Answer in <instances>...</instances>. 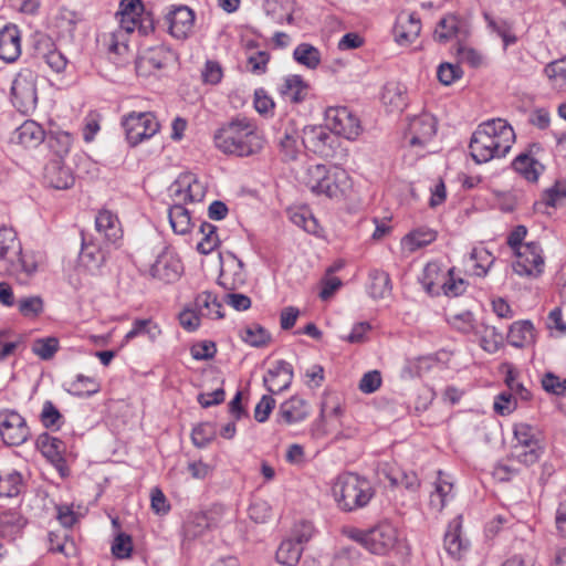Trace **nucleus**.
Listing matches in <instances>:
<instances>
[{"mask_svg": "<svg viewBox=\"0 0 566 566\" xmlns=\"http://www.w3.org/2000/svg\"><path fill=\"white\" fill-rule=\"evenodd\" d=\"M35 56L45 62V64L55 73H61L65 70L67 60L60 52L53 41L48 35H40L34 45Z\"/></svg>", "mask_w": 566, "mask_h": 566, "instance_id": "obj_18", "label": "nucleus"}, {"mask_svg": "<svg viewBox=\"0 0 566 566\" xmlns=\"http://www.w3.org/2000/svg\"><path fill=\"white\" fill-rule=\"evenodd\" d=\"M190 353L196 360H208L214 357L217 347L211 340H202L193 344L190 348Z\"/></svg>", "mask_w": 566, "mask_h": 566, "instance_id": "obj_60", "label": "nucleus"}, {"mask_svg": "<svg viewBox=\"0 0 566 566\" xmlns=\"http://www.w3.org/2000/svg\"><path fill=\"white\" fill-rule=\"evenodd\" d=\"M80 262L92 272L98 270L105 262V254L102 249L93 242H86L84 235H82Z\"/></svg>", "mask_w": 566, "mask_h": 566, "instance_id": "obj_32", "label": "nucleus"}, {"mask_svg": "<svg viewBox=\"0 0 566 566\" xmlns=\"http://www.w3.org/2000/svg\"><path fill=\"white\" fill-rule=\"evenodd\" d=\"M126 38L127 32L122 28L111 33L106 40L108 59L116 65H124L127 62L129 46Z\"/></svg>", "mask_w": 566, "mask_h": 566, "instance_id": "obj_24", "label": "nucleus"}, {"mask_svg": "<svg viewBox=\"0 0 566 566\" xmlns=\"http://www.w3.org/2000/svg\"><path fill=\"white\" fill-rule=\"evenodd\" d=\"M18 310L24 317H36L44 310V302L41 296L32 295L18 300Z\"/></svg>", "mask_w": 566, "mask_h": 566, "instance_id": "obj_47", "label": "nucleus"}, {"mask_svg": "<svg viewBox=\"0 0 566 566\" xmlns=\"http://www.w3.org/2000/svg\"><path fill=\"white\" fill-rule=\"evenodd\" d=\"M516 408V399L510 391L501 392L494 401V410L502 415H509Z\"/></svg>", "mask_w": 566, "mask_h": 566, "instance_id": "obj_64", "label": "nucleus"}, {"mask_svg": "<svg viewBox=\"0 0 566 566\" xmlns=\"http://www.w3.org/2000/svg\"><path fill=\"white\" fill-rule=\"evenodd\" d=\"M387 478L392 486H403L411 493H416L420 488V480L413 471L391 468L387 473Z\"/></svg>", "mask_w": 566, "mask_h": 566, "instance_id": "obj_36", "label": "nucleus"}, {"mask_svg": "<svg viewBox=\"0 0 566 566\" xmlns=\"http://www.w3.org/2000/svg\"><path fill=\"white\" fill-rule=\"evenodd\" d=\"M122 126L130 147L151 138L160 129V124L151 112H130L123 116Z\"/></svg>", "mask_w": 566, "mask_h": 566, "instance_id": "obj_8", "label": "nucleus"}, {"mask_svg": "<svg viewBox=\"0 0 566 566\" xmlns=\"http://www.w3.org/2000/svg\"><path fill=\"white\" fill-rule=\"evenodd\" d=\"M459 31V21L454 15H447L442 18L436 29H434V39L441 43H446L449 40L453 39Z\"/></svg>", "mask_w": 566, "mask_h": 566, "instance_id": "obj_44", "label": "nucleus"}, {"mask_svg": "<svg viewBox=\"0 0 566 566\" xmlns=\"http://www.w3.org/2000/svg\"><path fill=\"white\" fill-rule=\"evenodd\" d=\"M59 339L55 337L38 338L32 344V352L43 360L51 359L59 350Z\"/></svg>", "mask_w": 566, "mask_h": 566, "instance_id": "obj_48", "label": "nucleus"}, {"mask_svg": "<svg viewBox=\"0 0 566 566\" xmlns=\"http://www.w3.org/2000/svg\"><path fill=\"white\" fill-rule=\"evenodd\" d=\"M216 147L227 155L249 157L264 147V138L247 117H235L221 125L213 136Z\"/></svg>", "mask_w": 566, "mask_h": 566, "instance_id": "obj_2", "label": "nucleus"}, {"mask_svg": "<svg viewBox=\"0 0 566 566\" xmlns=\"http://www.w3.org/2000/svg\"><path fill=\"white\" fill-rule=\"evenodd\" d=\"M168 218L172 230L178 234L188 233L192 227L190 212L184 207L181 201H176L170 207Z\"/></svg>", "mask_w": 566, "mask_h": 566, "instance_id": "obj_34", "label": "nucleus"}, {"mask_svg": "<svg viewBox=\"0 0 566 566\" xmlns=\"http://www.w3.org/2000/svg\"><path fill=\"white\" fill-rule=\"evenodd\" d=\"M293 367L290 363L281 359L275 366L268 370L263 378L266 389L272 392H281L286 390L293 380Z\"/></svg>", "mask_w": 566, "mask_h": 566, "instance_id": "obj_20", "label": "nucleus"}, {"mask_svg": "<svg viewBox=\"0 0 566 566\" xmlns=\"http://www.w3.org/2000/svg\"><path fill=\"white\" fill-rule=\"evenodd\" d=\"M514 254L516 261L513 263V270L516 274L537 277L543 273L544 258L539 243H525L523 248L514 251Z\"/></svg>", "mask_w": 566, "mask_h": 566, "instance_id": "obj_11", "label": "nucleus"}, {"mask_svg": "<svg viewBox=\"0 0 566 566\" xmlns=\"http://www.w3.org/2000/svg\"><path fill=\"white\" fill-rule=\"evenodd\" d=\"M27 525V520L17 511H8L0 514V536L14 539Z\"/></svg>", "mask_w": 566, "mask_h": 566, "instance_id": "obj_31", "label": "nucleus"}, {"mask_svg": "<svg viewBox=\"0 0 566 566\" xmlns=\"http://www.w3.org/2000/svg\"><path fill=\"white\" fill-rule=\"evenodd\" d=\"M216 427L211 422L197 424L191 432V440L198 448L207 447L216 438Z\"/></svg>", "mask_w": 566, "mask_h": 566, "instance_id": "obj_45", "label": "nucleus"}, {"mask_svg": "<svg viewBox=\"0 0 566 566\" xmlns=\"http://www.w3.org/2000/svg\"><path fill=\"white\" fill-rule=\"evenodd\" d=\"M303 182L313 193L337 200L343 199L352 188V180L344 169H329L325 165L307 167Z\"/></svg>", "mask_w": 566, "mask_h": 566, "instance_id": "obj_4", "label": "nucleus"}, {"mask_svg": "<svg viewBox=\"0 0 566 566\" xmlns=\"http://www.w3.org/2000/svg\"><path fill=\"white\" fill-rule=\"evenodd\" d=\"M453 484L443 478V472L438 471V478L434 482V490L430 494L429 505L432 510L441 512L449 497H451V491Z\"/></svg>", "mask_w": 566, "mask_h": 566, "instance_id": "obj_33", "label": "nucleus"}, {"mask_svg": "<svg viewBox=\"0 0 566 566\" xmlns=\"http://www.w3.org/2000/svg\"><path fill=\"white\" fill-rule=\"evenodd\" d=\"M182 264L174 252L165 249L157 255L156 261L151 264L149 273L151 277L164 283H172L180 276Z\"/></svg>", "mask_w": 566, "mask_h": 566, "instance_id": "obj_14", "label": "nucleus"}, {"mask_svg": "<svg viewBox=\"0 0 566 566\" xmlns=\"http://www.w3.org/2000/svg\"><path fill=\"white\" fill-rule=\"evenodd\" d=\"M280 93L292 103L298 104L306 98L308 84L301 75L292 74L284 78V82L280 87Z\"/></svg>", "mask_w": 566, "mask_h": 566, "instance_id": "obj_26", "label": "nucleus"}, {"mask_svg": "<svg viewBox=\"0 0 566 566\" xmlns=\"http://www.w3.org/2000/svg\"><path fill=\"white\" fill-rule=\"evenodd\" d=\"M199 230L203 238L197 244V251L203 255H207L214 251L220 244V240L217 234V227L210 222L203 221L200 224Z\"/></svg>", "mask_w": 566, "mask_h": 566, "instance_id": "obj_42", "label": "nucleus"}, {"mask_svg": "<svg viewBox=\"0 0 566 566\" xmlns=\"http://www.w3.org/2000/svg\"><path fill=\"white\" fill-rule=\"evenodd\" d=\"M21 55V32L15 24L8 23L0 30V59L14 63Z\"/></svg>", "mask_w": 566, "mask_h": 566, "instance_id": "obj_19", "label": "nucleus"}, {"mask_svg": "<svg viewBox=\"0 0 566 566\" xmlns=\"http://www.w3.org/2000/svg\"><path fill=\"white\" fill-rule=\"evenodd\" d=\"M293 57L297 63L311 70L316 69L321 63L318 49L308 43L298 44L293 52Z\"/></svg>", "mask_w": 566, "mask_h": 566, "instance_id": "obj_40", "label": "nucleus"}, {"mask_svg": "<svg viewBox=\"0 0 566 566\" xmlns=\"http://www.w3.org/2000/svg\"><path fill=\"white\" fill-rule=\"evenodd\" d=\"M368 293L374 298H385L391 294V280L387 272L374 270L369 273Z\"/></svg>", "mask_w": 566, "mask_h": 566, "instance_id": "obj_35", "label": "nucleus"}, {"mask_svg": "<svg viewBox=\"0 0 566 566\" xmlns=\"http://www.w3.org/2000/svg\"><path fill=\"white\" fill-rule=\"evenodd\" d=\"M421 23L415 13L400 14L394 27L396 40L401 42H412L420 33Z\"/></svg>", "mask_w": 566, "mask_h": 566, "instance_id": "obj_25", "label": "nucleus"}, {"mask_svg": "<svg viewBox=\"0 0 566 566\" xmlns=\"http://www.w3.org/2000/svg\"><path fill=\"white\" fill-rule=\"evenodd\" d=\"M36 73L29 69H21L14 76L11 85V102L24 115L32 113L38 104Z\"/></svg>", "mask_w": 566, "mask_h": 566, "instance_id": "obj_7", "label": "nucleus"}, {"mask_svg": "<svg viewBox=\"0 0 566 566\" xmlns=\"http://www.w3.org/2000/svg\"><path fill=\"white\" fill-rule=\"evenodd\" d=\"M279 145L285 160H294L297 157V134L295 130H285L279 139Z\"/></svg>", "mask_w": 566, "mask_h": 566, "instance_id": "obj_51", "label": "nucleus"}, {"mask_svg": "<svg viewBox=\"0 0 566 566\" xmlns=\"http://www.w3.org/2000/svg\"><path fill=\"white\" fill-rule=\"evenodd\" d=\"M126 32H133L135 29L143 35H148L155 29V20L150 12L143 10L129 24L124 28Z\"/></svg>", "mask_w": 566, "mask_h": 566, "instance_id": "obj_53", "label": "nucleus"}, {"mask_svg": "<svg viewBox=\"0 0 566 566\" xmlns=\"http://www.w3.org/2000/svg\"><path fill=\"white\" fill-rule=\"evenodd\" d=\"M177 60V54L166 45L149 48L136 61V71L145 74L150 70H161Z\"/></svg>", "mask_w": 566, "mask_h": 566, "instance_id": "obj_16", "label": "nucleus"}, {"mask_svg": "<svg viewBox=\"0 0 566 566\" xmlns=\"http://www.w3.org/2000/svg\"><path fill=\"white\" fill-rule=\"evenodd\" d=\"M515 140L512 126L502 118L481 123L472 134L469 149L476 164L488 163L493 158L504 157Z\"/></svg>", "mask_w": 566, "mask_h": 566, "instance_id": "obj_1", "label": "nucleus"}, {"mask_svg": "<svg viewBox=\"0 0 566 566\" xmlns=\"http://www.w3.org/2000/svg\"><path fill=\"white\" fill-rule=\"evenodd\" d=\"M514 437L516 443L514 447H532L533 444L541 443L536 437L535 429L527 423H517L514 426Z\"/></svg>", "mask_w": 566, "mask_h": 566, "instance_id": "obj_49", "label": "nucleus"}, {"mask_svg": "<svg viewBox=\"0 0 566 566\" xmlns=\"http://www.w3.org/2000/svg\"><path fill=\"white\" fill-rule=\"evenodd\" d=\"M385 104L391 105L395 109L401 111L406 105V96L397 85H387L382 93Z\"/></svg>", "mask_w": 566, "mask_h": 566, "instance_id": "obj_59", "label": "nucleus"}, {"mask_svg": "<svg viewBox=\"0 0 566 566\" xmlns=\"http://www.w3.org/2000/svg\"><path fill=\"white\" fill-rule=\"evenodd\" d=\"M66 390L73 396L90 397L99 391V384L94 378L80 374L67 384Z\"/></svg>", "mask_w": 566, "mask_h": 566, "instance_id": "obj_38", "label": "nucleus"}, {"mask_svg": "<svg viewBox=\"0 0 566 566\" xmlns=\"http://www.w3.org/2000/svg\"><path fill=\"white\" fill-rule=\"evenodd\" d=\"M545 75L557 91L566 92V56L548 63L544 69Z\"/></svg>", "mask_w": 566, "mask_h": 566, "instance_id": "obj_41", "label": "nucleus"}, {"mask_svg": "<svg viewBox=\"0 0 566 566\" xmlns=\"http://www.w3.org/2000/svg\"><path fill=\"white\" fill-rule=\"evenodd\" d=\"M350 537L376 555H387L398 542V531L389 522H381L368 531L354 530Z\"/></svg>", "mask_w": 566, "mask_h": 566, "instance_id": "obj_6", "label": "nucleus"}, {"mask_svg": "<svg viewBox=\"0 0 566 566\" xmlns=\"http://www.w3.org/2000/svg\"><path fill=\"white\" fill-rule=\"evenodd\" d=\"M566 198V180H557L543 195V203L547 207H556V205Z\"/></svg>", "mask_w": 566, "mask_h": 566, "instance_id": "obj_57", "label": "nucleus"}, {"mask_svg": "<svg viewBox=\"0 0 566 566\" xmlns=\"http://www.w3.org/2000/svg\"><path fill=\"white\" fill-rule=\"evenodd\" d=\"M444 549L454 560L464 558L470 548V542L462 537V515L454 517L444 534Z\"/></svg>", "mask_w": 566, "mask_h": 566, "instance_id": "obj_17", "label": "nucleus"}, {"mask_svg": "<svg viewBox=\"0 0 566 566\" xmlns=\"http://www.w3.org/2000/svg\"><path fill=\"white\" fill-rule=\"evenodd\" d=\"M510 345L522 348L534 342V325L531 321H517L514 322L506 336Z\"/></svg>", "mask_w": 566, "mask_h": 566, "instance_id": "obj_27", "label": "nucleus"}, {"mask_svg": "<svg viewBox=\"0 0 566 566\" xmlns=\"http://www.w3.org/2000/svg\"><path fill=\"white\" fill-rule=\"evenodd\" d=\"M166 22L171 36L185 40L192 33L195 27V12L187 6H171L166 13Z\"/></svg>", "mask_w": 566, "mask_h": 566, "instance_id": "obj_13", "label": "nucleus"}, {"mask_svg": "<svg viewBox=\"0 0 566 566\" xmlns=\"http://www.w3.org/2000/svg\"><path fill=\"white\" fill-rule=\"evenodd\" d=\"M332 491L338 507L345 512L365 507L374 495L370 482L356 473L339 475Z\"/></svg>", "mask_w": 566, "mask_h": 566, "instance_id": "obj_5", "label": "nucleus"}, {"mask_svg": "<svg viewBox=\"0 0 566 566\" xmlns=\"http://www.w3.org/2000/svg\"><path fill=\"white\" fill-rule=\"evenodd\" d=\"M411 245V250L424 247L436 240V232L432 230H416L405 238Z\"/></svg>", "mask_w": 566, "mask_h": 566, "instance_id": "obj_62", "label": "nucleus"}, {"mask_svg": "<svg viewBox=\"0 0 566 566\" xmlns=\"http://www.w3.org/2000/svg\"><path fill=\"white\" fill-rule=\"evenodd\" d=\"M62 415L59 409L54 406V403L50 400H46L43 403V408L40 415V419L42 424L45 428H60V421L62 419Z\"/></svg>", "mask_w": 566, "mask_h": 566, "instance_id": "obj_58", "label": "nucleus"}, {"mask_svg": "<svg viewBox=\"0 0 566 566\" xmlns=\"http://www.w3.org/2000/svg\"><path fill=\"white\" fill-rule=\"evenodd\" d=\"M170 192L175 201L200 202L206 196V187L193 174L187 172L172 182Z\"/></svg>", "mask_w": 566, "mask_h": 566, "instance_id": "obj_12", "label": "nucleus"}, {"mask_svg": "<svg viewBox=\"0 0 566 566\" xmlns=\"http://www.w3.org/2000/svg\"><path fill=\"white\" fill-rule=\"evenodd\" d=\"M503 334L500 333L495 327L486 326L484 329V335L481 337V346L489 353H495L503 344Z\"/></svg>", "mask_w": 566, "mask_h": 566, "instance_id": "obj_56", "label": "nucleus"}, {"mask_svg": "<svg viewBox=\"0 0 566 566\" xmlns=\"http://www.w3.org/2000/svg\"><path fill=\"white\" fill-rule=\"evenodd\" d=\"M437 75L443 85H450L462 76V71L459 65L442 63L438 67Z\"/></svg>", "mask_w": 566, "mask_h": 566, "instance_id": "obj_61", "label": "nucleus"}, {"mask_svg": "<svg viewBox=\"0 0 566 566\" xmlns=\"http://www.w3.org/2000/svg\"><path fill=\"white\" fill-rule=\"evenodd\" d=\"M539 149V144H532L526 153L520 154L512 163L514 170L532 182L538 179L539 171L537 167H542L539 163L532 157V154Z\"/></svg>", "mask_w": 566, "mask_h": 566, "instance_id": "obj_23", "label": "nucleus"}, {"mask_svg": "<svg viewBox=\"0 0 566 566\" xmlns=\"http://www.w3.org/2000/svg\"><path fill=\"white\" fill-rule=\"evenodd\" d=\"M325 122L334 134L348 140H355L363 132L360 119L346 106L328 107Z\"/></svg>", "mask_w": 566, "mask_h": 566, "instance_id": "obj_9", "label": "nucleus"}, {"mask_svg": "<svg viewBox=\"0 0 566 566\" xmlns=\"http://www.w3.org/2000/svg\"><path fill=\"white\" fill-rule=\"evenodd\" d=\"M27 420L13 409L0 410V437L6 446L18 447L30 438Z\"/></svg>", "mask_w": 566, "mask_h": 566, "instance_id": "obj_10", "label": "nucleus"}, {"mask_svg": "<svg viewBox=\"0 0 566 566\" xmlns=\"http://www.w3.org/2000/svg\"><path fill=\"white\" fill-rule=\"evenodd\" d=\"M38 271L32 253H23L17 233L9 228L0 229V276L9 275L20 284H28Z\"/></svg>", "mask_w": 566, "mask_h": 566, "instance_id": "obj_3", "label": "nucleus"}, {"mask_svg": "<svg viewBox=\"0 0 566 566\" xmlns=\"http://www.w3.org/2000/svg\"><path fill=\"white\" fill-rule=\"evenodd\" d=\"M96 230L104 234L105 239L115 242L120 237L119 220L109 210H101L95 217Z\"/></svg>", "mask_w": 566, "mask_h": 566, "instance_id": "obj_29", "label": "nucleus"}, {"mask_svg": "<svg viewBox=\"0 0 566 566\" xmlns=\"http://www.w3.org/2000/svg\"><path fill=\"white\" fill-rule=\"evenodd\" d=\"M195 307L202 316L220 319L224 317L222 303L212 292L205 291L195 298Z\"/></svg>", "mask_w": 566, "mask_h": 566, "instance_id": "obj_28", "label": "nucleus"}, {"mask_svg": "<svg viewBox=\"0 0 566 566\" xmlns=\"http://www.w3.org/2000/svg\"><path fill=\"white\" fill-rule=\"evenodd\" d=\"M17 140L20 145L31 148L44 140L43 128L34 120H25L15 130Z\"/></svg>", "mask_w": 566, "mask_h": 566, "instance_id": "obj_30", "label": "nucleus"}, {"mask_svg": "<svg viewBox=\"0 0 566 566\" xmlns=\"http://www.w3.org/2000/svg\"><path fill=\"white\" fill-rule=\"evenodd\" d=\"M489 27L492 29L493 32H495L504 43V48H507L511 44H514L516 42V36L512 32L511 24L505 20H494L491 19L489 15H485Z\"/></svg>", "mask_w": 566, "mask_h": 566, "instance_id": "obj_52", "label": "nucleus"}, {"mask_svg": "<svg viewBox=\"0 0 566 566\" xmlns=\"http://www.w3.org/2000/svg\"><path fill=\"white\" fill-rule=\"evenodd\" d=\"M132 536L126 533H119L112 544V554L118 559H124L128 558L132 555Z\"/></svg>", "mask_w": 566, "mask_h": 566, "instance_id": "obj_55", "label": "nucleus"}, {"mask_svg": "<svg viewBox=\"0 0 566 566\" xmlns=\"http://www.w3.org/2000/svg\"><path fill=\"white\" fill-rule=\"evenodd\" d=\"M544 452L542 443L533 444L532 447H513V457L525 465H533L536 463Z\"/></svg>", "mask_w": 566, "mask_h": 566, "instance_id": "obj_46", "label": "nucleus"}, {"mask_svg": "<svg viewBox=\"0 0 566 566\" xmlns=\"http://www.w3.org/2000/svg\"><path fill=\"white\" fill-rule=\"evenodd\" d=\"M241 338L253 347H263L271 340L270 333L259 324H252L240 333Z\"/></svg>", "mask_w": 566, "mask_h": 566, "instance_id": "obj_43", "label": "nucleus"}, {"mask_svg": "<svg viewBox=\"0 0 566 566\" xmlns=\"http://www.w3.org/2000/svg\"><path fill=\"white\" fill-rule=\"evenodd\" d=\"M437 133V120L428 113L410 119L406 135L411 146H424Z\"/></svg>", "mask_w": 566, "mask_h": 566, "instance_id": "obj_15", "label": "nucleus"}, {"mask_svg": "<svg viewBox=\"0 0 566 566\" xmlns=\"http://www.w3.org/2000/svg\"><path fill=\"white\" fill-rule=\"evenodd\" d=\"M302 546L294 539L283 541L276 551L277 563L285 566H295L302 555Z\"/></svg>", "mask_w": 566, "mask_h": 566, "instance_id": "obj_37", "label": "nucleus"}, {"mask_svg": "<svg viewBox=\"0 0 566 566\" xmlns=\"http://www.w3.org/2000/svg\"><path fill=\"white\" fill-rule=\"evenodd\" d=\"M45 180L50 187L57 190L69 189L75 181L71 169L64 166L61 159H53L46 165Z\"/></svg>", "mask_w": 566, "mask_h": 566, "instance_id": "obj_21", "label": "nucleus"}, {"mask_svg": "<svg viewBox=\"0 0 566 566\" xmlns=\"http://www.w3.org/2000/svg\"><path fill=\"white\" fill-rule=\"evenodd\" d=\"M73 142V135L64 130L51 132L48 136L49 147L59 157V159H62L69 154Z\"/></svg>", "mask_w": 566, "mask_h": 566, "instance_id": "obj_39", "label": "nucleus"}, {"mask_svg": "<svg viewBox=\"0 0 566 566\" xmlns=\"http://www.w3.org/2000/svg\"><path fill=\"white\" fill-rule=\"evenodd\" d=\"M542 387L553 395H562L566 390V379H560L553 373H546L542 378Z\"/></svg>", "mask_w": 566, "mask_h": 566, "instance_id": "obj_63", "label": "nucleus"}, {"mask_svg": "<svg viewBox=\"0 0 566 566\" xmlns=\"http://www.w3.org/2000/svg\"><path fill=\"white\" fill-rule=\"evenodd\" d=\"M122 28L129 24L134 19H137L139 13H143L144 4L142 0H122L120 1Z\"/></svg>", "mask_w": 566, "mask_h": 566, "instance_id": "obj_54", "label": "nucleus"}, {"mask_svg": "<svg viewBox=\"0 0 566 566\" xmlns=\"http://www.w3.org/2000/svg\"><path fill=\"white\" fill-rule=\"evenodd\" d=\"M307 416V401L297 396H293L280 405L277 421H283L286 424H293L303 421Z\"/></svg>", "mask_w": 566, "mask_h": 566, "instance_id": "obj_22", "label": "nucleus"}, {"mask_svg": "<svg viewBox=\"0 0 566 566\" xmlns=\"http://www.w3.org/2000/svg\"><path fill=\"white\" fill-rule=\"evenodd\" d=\"M22 475L12 471L4 479L0 476V497H13L20 493Z\"/></svg>", "mask_w": 566, "mask_h": 566, "instance_id": "obj_50", "label": "nucleus"}]
</instances>
